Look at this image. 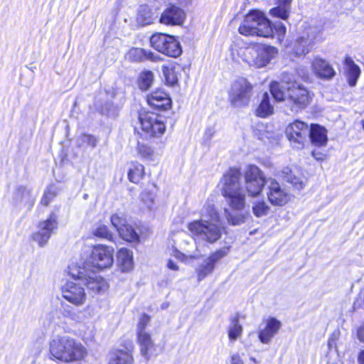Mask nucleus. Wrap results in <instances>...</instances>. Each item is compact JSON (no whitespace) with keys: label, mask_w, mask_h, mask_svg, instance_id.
Segmentation results:
<instances>
[{"label":"nucleus","mask_w":364,"mask_h":364,"mask_svg":"<svg viewBox=\"0 0 364 364\" xmlns=\"http://www.w3.org/2000/svg\"><path fill=\"white\" fill-rule=\"evenodd\" d=\"M245 186L241 183V173L237 168H230L221 179V193L229 206L236 211H242L246 205L245 193L250 197L259 196L267 180L263 171L255 165H249L244 171ZM225 216L229 224L240 225L244 223L248 214L231 212L225 209Z\"/></svg>","instance_id":"nucleus-1"},{"label":"nucleus","mask_w":364,"mask_h":364,"mask_svg":"<svg viewBox=\"0 0 364 364\" xmlns=\"http://www.w3.org/2000/svg\"><path fill=\"white\" fill-rule=\"evenodd\" d=\"M200 218L190 222L187 229L190 236L197 243L215 244L224 231L220 225V216L213 204L207 203L200 212Z\"/></svg>","instance_id":"nucleus-2"},{"label":"nucleus","mask_w":364,"mask_h":364,"mask_svg":"<svg viewBox=\"0 0 364 364\" xmlns=\"http://www.w3.org/2000/svg\"><path fill=\"white\" fill-rule=\"evenodd\" d=\"M50 358L64 363H70L83 360L87 355L86 348L76 339L57 335L49 343Z\"/></svg>","instance_id":"nucleus-3"},{"label":"nucleus","mask_w":364,"mask_h":364,"mask_svg":"<svg viewBox=\"0 0 364 364\" xmlns=\"http://www.w3.org/2000/svg\"><path fill=\"white\" fill-rule=\"evenodd\" d=\"M238 31L243 36H258L269 38L273 35L270 21L259 11L249 12L238 28Z\"/></svg>","instance_id":"nucleus-4"},{"label":"nucleus","mask_w":364,"mask_h":364,"mask_svg":"<svg viewBox=\"0 0 364 364\" xmlns=\"http://www.w3.org/2000/svg\"><path fill=\"white\" fill-rule=\"evenodd\" d=\"M278 53L277 49L266 44H255L242 50L240 57L250 67L261 68L267 66Z\"/></svg>","instance_id":"nucleus-5"},{"label":"nucleus","mask_w":364,"mask_h":364,"mask_svg":"<svg viewBox=\"0 0 364 364\" xmlns=\"http://www.w3.org/2000/svg\"><path fill=\"white\" fill-rule=\"evenodd\" d=\"M69 273L73 278L81 280L94 294L104 292L107 289L106 281L97 275L96 271L87 269L86 267L73 265L70 267Z\"/></svg>","instance_id":"nucleus-6"},{"label":"nucleus","mask_w":364,"mask_h":364,"mask_svg":"<svg viewBox=\"0 0 364 364\" xmlns=\"http://www.w3.org/2000/svg\"><path fill=\"white\" fill-rule=\"evenodd\" d=\"M282 82L286 84L287 100L291 105L293 111L304 109L309 103V92L304 86L292 80L288 75H284Z\"/></svg>","instance_id":"nucleus-7"},{"label":"nucleus","mask_w":364,"mask_h":364,"mask_svg":"<svg viewBox=\"0 0 364 364\" xmlns=\"http://www.w3.org/2000/svg\"><path fill=\"white\" fill-rule=\"evenodd\" d=\"M113 254V247L103 245H96L82 267L95 271L110 268L114 262Z\"/></svg>","instance_id":"nucleus-8"},{"label":"nucleus","mask_w":364,"mask_h":364,"mask_svg":"<svg viewBox=\"0 0 364 364\" xmlns=\"http://www.w3.org/2000/svg\"><path fill=\"white\" fill-rule=\"evenodd\" d=\"M252 85L243 77L237 79L232 85L229 93V100L235 107L248 105L252 95Z\"/></svg>","instance_id":"nucleus-9"},{"label":"nucleus","mask_w":364,"mask_h":364,"mask_svg":"<svg viewBox=\"0 0 364 364\" xmlns=\"http://www.w3.org/2000/svg\"><path fill=\"white\" fill-rule=\"evenodd\" d=\"M150 43L156 50L168 56L177 58L182 53L179 42L173 36L155 33L151 37Z\"/></svg>","instance_id":"nucleus-10"},{"label":"nucleus","mask_w":364,"mask_h":364,"mask_svg":"<svg viewBox=\"0 0 364 364\" xmlns=\"http://www.w3.org/2000/svg\"><path fill=\"white\" fill-rule=\"evenodd\" d=\"M139 120L144 132L152 136L159 137L166 130L164 118L154 112H144L139 114Z\"/></svg>","instance_id":"nucleus-11"},{"label":"nucleus","mask_w":364,"mask_h":364,"mask_svg":"<svg viewBox=\"0 0 364 364\" xmlns=\"http://www.w3.org/2000/svg\"><path fill=\"white\" fill-rule=\"evenodd\" d=\"M58 216L51 213L46 220L40 221L38 230L32 235L33 240L41 247L46 245L52 234L58 228Z\"/></svg>","instance_id":"nucleus-12"},{"label":"nucleus","mask_w":364,"mask_h":364,"mask_svg":"<svg viewBox=\"0 0 364 364\" xmlns=\"http://www.w3.org/2000/svg\"><path fill=\"white\" fill-rule=\"evenodd\" d=\"M286 134L294 147L301 149L309 134V126L301 121L296 120L287 127Z\"/></svg>","instance_id":"nucleus-13"},{"label":"nucleus","mask_w":364,"mask_h":364,"mask_svg":"<svg viewBox=\"0 0 364 364\" xmlns=\"http://www.w3.org/2000/svg\"><path fill=\"white\" fill-rule=\"evenodd\" d=\"M229 252V247H223L211 253L196 269L198 280L202 281L215 269V264Z\"/></svg>","instance_id":"nucleus-14"},{"label":"nucleus","mask_w":364,"mask_h":364,"mask_svg":"<svg viewBox=\"0 0 364 364\" xmlns=\"http://www.w3.org/2000/svg\"><path fill=\"white\" fill-rule=\"evenodd\" d=\"M61 294L66 301L77 306L83 305L86 301L85 289L77 282L65 283L61 287Z\"/></svg>","instance_id":"nucleus-15"},{"label":"nucleus","mask_w":364,"mask_h":364,"mask_svg":"<svg viewBox=\"0 0 364 364\" xmlns=\"http://www.w3.org/2000/svg\"><path fill=\"white\" fill-rule=\"evenodd\" d=\"M267 196L269 203L274 206H282L290 198L288 191L282 188L280 184L274 178L267 180Z\"/></svg>","instance_id":"nucleus-16"},{"label":"nucleus","mask_w":364,"mask_h":364,"mask_svg":"<svg viewBox=\"0 0 364 364\" xmlns=\"http://www.w3.org/2000/svg\"><path fill=\"white\" fill-rule=\"evenodd\" d=\"M282 323L276 318L270 317L264 321V326L258 331V338L262 343L269 344L277 334Z\"/></svg>","instance_id":"nucleus-17"},{"label":"nucleus","mask_w":364,"mask_h":364,"mask_svg":"<svg viewBox=\"0 0 364 364\" xmlns=\"http://www.w3.org/2000/svg\"><path fill=\"white\" fill-rule=\"evenodd\" d=\"M186 18L184 11L174 4H170L161 14L159 22L168 26L181 25Z\"/></svg>","instance_id":"nucleus-18"},{"label":"nucleus","mask_w":364,"mask_h":364,"mask_svg":"<svg viewBox=\"0 0 364 364\" xmlns=\"http://www.w3.org/2000/svg\"><path fill=\"white\" fill-rule=\"evenodd\" d=\"M148 104L159 110H166L171 107V100L163 90H156L147 95Z\"/></svg>","instance_id":"nucleus-19"},{"label":"nucleus","mask_w":364,"mask_h":364,"mask_svg":"<svg viewBox=\"0 0 364 364\" xmlns=\"http://www.w3.org/2000/svg\"><path fill=\"white\" fill-rule=\"evenodd\" d=\"M311 68L318 77L323 79H331L335 75L332 66L324 59L316 57L312 63Z\"/></svg>","instance_id":"nucleus-20"},{"label":"nucleus","mask_w":364,"mask_h":364,"mask_svg":"<svg viewBox=\"0 0 364 364\" xmlns=\"http://www.w3.org/2000/svg\"><path fill=\"white\" fill-rule=\"evenodd\" d=\"M36 196L32 190L27 187L20 186L15 193L14 201L16 204L23 205L31 210L36 201Z\"/></svg>","instance_id":"nucleus-21"},{"label":"nucleus","mask_w":364,"mask_h":364,"mask_svg":"<svg viewBox=\"0 0 364 364\" xmlns=\"http://www.w3.org/2000/svg\"><path fill=\"white\" fill-rule=\"evenodd\" d=\"M321 33V28L312 21H304L299 26L297 36L304 37L306 41L316 43Z\"/></svg>","instance_id":"nucleus-22"},{"label":"nucleus","mask_w":364,"mask_h":364,"mask_svg":"<svg viewBox=\"0 0 364 364\" xmlns=\"http://www.w3.org/2000/svg\"><path fill=\"white\" fill-rule=\"evenodd\" d=\"M311 143L317 146H326L328 141L327 130L325 127L313 124L309 128V134Z\"/></svg>","instance_id":"nucleus-23"},{"label":"nucleus","mask_w":364,"mask_h":364,"mask_svg":"<svg viewBox=\"0 0 364 364\" xmlns=\"http://www.w3.org/2000/svg\"><path fill=\"white\" fill-rule=\"evenodd\" d=\"M315 43L306 41L304 37L296 36L290 47L292 53L296 56H304L310 53L314 48Z\"/></svg>","instance_id":"nucleus-24"},{"label":"nucleus","mask_w":364,"mask_h":364,"mask_svg":"<svg viewBox=\"0 0 364 364\" xmlns=\"http://www.w3.org/2000/svg\"><path fill=\"white\" fill-rule=\"evenodd\" d=\"M117 262L122 272L131 271L134 267L132 252L126 248H121L117 254Z\"/></svg>","instance_id":"nucleus-25"},{"label":"nucleus","mask_w":364,"mask_h":364,"mask_svg":"<svg viewBox=\"0 0 364 364\" xmlns=\"http://www.w3.org/2000/svg\"><path fill=\"white\" fill-rule=\"evenodd\" d=\"M345 74L350 86L354 87L360 75V69L349 57L344 60Z\"/></svg>","instance_id":"nucleus-26"},{"label":"nucleus","mask_w":364,"mask_h":364,"mask_svg":"<svg viewBox=\"0 0 364 364\" xmlns=\"http://www.w3.org/2000/svg\"><path fill=\"white\" fill-rule=\"evenodd\" d=\"M127 56L129 60L136 62L146 60H156V56L153 53L141 48H133L130 49Z\"/></svg>","instance_id":"nucleus-27"},{"label":"nucleus","mask_w":364,"mask_h":364,"mask_svg":"<svg viewBox=\"0 0 364 364\" xmlns=\"http://www.w3.org/2000/svg\"><path fill=\"white\" fill-rule=\"evenodd\" d=\"M154 13L146 4L141 5L138 9L136 21L140 26L149 25L153 22Z\"/></svg>","instance_id":"nucleus-28"},{"label":"nucleus","mask_w":364,"mask_h":364,"mask_svg":"<svg viewBox=\"0 0 364 364\" xmlns=\"http://www.w3.org/2000/svg\"><path fill=\"white\" fill-rule=\"evenodd\" d=\"M274 113V107L270 104L269 95L265 92L263 94L262 101L255 111L257 116L262 118H266Z\"/></svg>","instance_id":"nucleus-29"},{"label":"nucleus","mask_w":364,"mask_h":364,"mask_svg":"<svg viewBox=\"0 0 364 364\" xmlns=\"http://www.w3.org/2000/svg\"><path fill=\"white\" fill-rule=\"evenodd\" d=\"M281 177L287 182L292 184L295 188L301 190L305 186V183L300 177L292 173L291 170L289 167L284 168L280 173Z\"/></svg>","instance_id":"nucleus-30"},{"label":"nucleus","mask_w":364,"mask_h":364,"mask_svg":"<svg viewBox=\"0 0 364 364\" xmlns=\"http://www.w3.org/2000/svg\"><path fill=\"white\" fill-rule=\"evenodd\" d=\"M137 338L141 355L147 357L149 350L154 346L150 334L146 331L139 332L137 333Z\"/></svg>","instance_id":"nucleus-31"},{"label":"nucleus","mask_w":364,"mask_h":364,"mask_svg":"<svg viewBox=\"0 0 364 364\" xmlns=\"http://www.w3.org/2000/svg\"><path fill=\"white\" fill-rule=\"evenodd\" d=\"M282 86L277 82H273L270 85V92L274 100L277 102L287 100L286 84Z\"/></svg>","instance_id":"nucleus-32"},{"label":"nucleus","mask_w":364,"mask_h":364,"mask_svg":"<svg viewBox=\"0 0 364 364\" xmlns=\"http://www.w3.org/2000/svg\"><path fill=\"white\" fill-rule=\"evenodd\" d=\"M144 175V166L138 163H132L128 173V177L131 182L138 183Z\"/></svg>","instance_id":"nucleus-33"},{"label":"nucleus","mask_w":364,"mask_h":364,"mask_svg":"<svg viewBox=\"0 0 364 364\" xmlns=\"http://www.w3.org/2000/svg\"><path fill=\"white\" fill-rule=\"evenodd\" d=\"M113 363L117 364H132L133 358L131 353L126 350H117L110 360Z\"/></svg>","instance_id":"nucleus-34"},{"label":"nucleus","mask_w":364,"mask_h":364,"mask_svg":"<svg viewBox=\"0 0 364 364\" xmlns=\"http://www.w3.org/2000/svg\"><path fill=\"white\" fill-rule=\"evenodd\" d=\"M242 326L239 323V318L237 316L234 317L231 323L228 328V337L232 341L237 339L242 333Z\"/></svg>","instance_id":"nucleus-35"},{"label":"nucleus","mask_w":364,"mask_h":364,"mask_svg":"<svg viewBox=\"0 0 364 364\" xmlns=\"http://www.w3.org/2000/svg\"><path fill=\"white\" fill-rule=\"evenodd\" d=\"M110 221L112 227L117 230L119 235H124L122 228L127 224L122 213H115L111 215Z\"/></svg>","instance_id":"nucleus-36"},{"label":"nucleus","mask_w":364,"mask_h":364,"mask_svg":"<svg viewBox=\"0 0 364 364\" xmlns=\"http://www.w3.org/2000/svg\"><path fill=\"white\" fill-rule=\"evenodd\" d=\"M162 73L166 84L173 86L178 82V77L173 68L171 65H163Z\"/></svg>","instance_id":"nucleus-37"},{"label":"nucleus","mask_w":364,"mask_h":364,"mask_svg":"<svg viewBox=\"0 0 364 364\" xmlns=\"http://www.w3.org/2000/svg\"><path fill=\"white\" fill-rule=\"evenodd\" d=\"M124 235L119 236L124 240L130 242H138L139 241V235L135 229L128 223L122 228Z\"/></svg>","instance_id":"nucleus-38"},{"label":"nucleus","mask_w":364,"mask_h":364,"mask_svg":"<svg viewBox=\"0 0 364 364\" xmlns=\"http://www.w3.org/2000/svg\"><path fill=\"white\" fill-rule=\"evenodd\" d=\"M269 210V205L263 200L254 203L252 205V212L257 218L267 215Z\"/></svg>","instance_id":"nucleus-39"},{"label":"nucleus","mask_w":364,"mask_h":364,"mask_svg":"<svg viewBox=\"0 0 364 364\" xmlns=\"http://www.w3.org/2000/svg\"><path fill=\"white\" fill-rule=\"evenodd\" d=\"M154 80V74L151 71L144 72L141 74L139 81V88L142 90H148Z\"/></svg>","instance_id":"nucleus-40"},{"label":"nucleus","mask_w":364,"mask_h":364,"mask_svg":"<svg viewBox=\"0 0 364 364\" xmlns=\"http://www.w3.org/2000/svg\"><path fill=\"white\" fill-rule=\"evenodd\" d=\"M93 235L97 237L105 239L112 241L113 235L111 231L108 229L107 226L101 224L99 225L94 230Z\"/></svg>","instance_id":"nucleus-41"},{"label":"nucleus","mask_w":364,"mask_h":364,"mask_svg":"<svg viewBox=\"0 0 364 364\" xmlns=\"http://www.w3.org/2000/svg\"><path fill=\"white\" fill-rule=\"evenodd\" d=\"M137 151L141 157L148 160H154V151L151 146L138 143Z\"/></svg>","instance_id":"nucleus-42"},{"label":"nucleus","mask_w":364,"mask_h":364,"mask_svg":"<svg viewBox=\"0 0 364 364\" xmlns=\"http://www.w3.org/2000/svg\"><path fill=\"white\" fill-rule=\"evenodd\" d=\"M58 188L55 186H50L43 194L41 203L43 205L47 206L50 202L57 196Z\"/></svg>","instance_id":"nucleus-43"},{"label":"nucleus","mask_w":364,"mask_h":364,"mask_svg":"<svg viewBox=\"0 0 364 364\" xmlns=\"http://www.w3.org/2000/svg\"><path fill=\"white\" fill-rule=\"evenodd\" d=\"M290 9H289L288 7L278 5L277 7L270 10V14L273 16L286 20L289 17Z\"/></svg>","instance_id":"nucleus-44"},{"label":"nucleus","mask_w":364,"mask_h":364,"mask_svg":"<svg viewBox=\"0 0 364 364\" xmlns=\"http://www.w3.org/2000/svg\"><path fill=\"white\" fill-rule=\"evenodd\" d=\"M272 29H273V34H277V38L281 40L284 36H285V33H286V27L284 25V23H282V22L280 21H278V22H276L274 23V25L272 26ZM274 35H272V37H273Z\"/></svg>","instance_id":"nucleus-45"},{"label":"nucleus","mask_w":364,"mask_h":364,"mask_svg":"<svg viewBox=\"0 0 364 364\" xmlns=\"http://www.w3.org/2000/svg\"><path fill=\"white\" fill-rule=\"evenodd\" d=\"M150 320H151V318L147 314H144L141 315V316L139 318L138 325H137L136 332L139 333V332L146 331L145 328H146L147 324L149 323Z\"/></svg>","instance_id":"nucleus-46"},{"label":"nucleus","mask_w":364,"mask_h":364,"mask_svg":"<svg viewBox=\"0 0 364 364\" xmlns=\"http://www.w3.org/2000/svg\"><path fill=\"white\" fill-rule=\"evenodd\" d=\"M80 139L82 143L87 144L92 148H95L98 142V139L95 136L90 134H82Z\"/></svg>","instance_id":"nucleus-47"},{"label":"nucleus","mask_w":364,"mask_h":364,"mask_svg":"<svg viewBox=\"0 0 364 364\" xmlns=\"http://www.w3.org/2000/svg\"><path fill=\"white\" fill-rule=\"evenodd\" d=\"M141 198L145 203L148 208H151L154 203V197L152 194L148 192L141 193Z\"/></svg>","instance_id":"nucleus-48"},{"label":"nucleus","mask_w":364,"mask_h":364,"mask_svg":"<svg viewBox=\"0 0 364 364\" xmlns=\"http://www.w3.org/2000/svg\"><path fill=\"white\" fill-rule=\"evenodd\" d=\"M215 134V129L213 127H208L205 129L204 132V140L205 142H208L211 140L212 137Z\"/></svg>","instance_id":"nucleus-49"},{"label":"nucleus","mask_w":364,"mask_h":364,"mask_svg":"<svg viewBox=\"0 0 364 364\" xmlns=\"http://www.w3.org/2000/svg\"><path fill=\"white\" fill-rule=\"evenodd\" d=\"M175 257L183 261V262H186L188 259H196V256H193V255H185L182 252H180L178 251H176V254H175Z\"/></svg>","instance_id":"nucleus-50"},{"label":"nucleus","mask_w":364,"mask_h":364,"mask_svg":"<svg viewBox=\"0 0 364 364\" xmlns=\"http://www.w3.org/2000/svg\"><path fill=\"white\" fill-rule=\"evenodd\" d=\"M230 364H245L239 354L235 353L231 355Z\"/></svg>","instance_id":"nucleus-51"},{"label":"nucleus","mask_w":364,"mask_h":364,"mask_svg":"<svg viewBox=\"0 0 364 364\" xmlns=\"http://www.w3.org/2000/svg\"><path fill=\"white\" fill-rule=\"evenodd\" d=\"M166 267L168 269L173 271H178L179 269L177 264L172 259H168L166 263Z\"/></svg>","instance_id":"nucleus-52"},{"label":"nucleus","mask_w":364,"mask_h":364,"mask_svg":"<svg viewBox=\"0 0 364 364\" xmlns=\"http://www.w3.org/2000/svg\"><path fill=\"white\" fill-rule=\"evenodd\" d=\"M311 155L314 159L318 161H322L325 159V155L321 152L312 151Z\"/></svg>","instance_id":"nucleus-53"},{"label":"nucleus","mask_w":364,"mask_h":364,"mask_svg":"<svg viewBox=\"0 0 364 364\" xmlns=\"http://www.w3.org/2000/svg\"><path fill=\"white\" fill-rule=\"evenodd\" d=\"M292 0H277V4L279 6H284L291 9V4Z\"/></svg>","instance_id":"nucleus-54"},{"label":"nucleus","mask_w":364,"mask_h":364,"mask_svg":"<svg viewBox=\"0 0 364 364\" xmlns=\"http://www.w3.org/2000/svg\"><path fill=\"white\" fill-rule=\"evenodd\" d=\"M358 337L360 341L364 342V324L358 330Z\"/></svg>","instance_id":"nucleus-55"},{"label":"nucleus","mask_w":364,"mask_h":364,"mask_svg":"<svg viewBox=\"0 0 364 364\" xmlns=\"http://www.w3.org/2000/svg\"><path fill=\"white\" fill-rule=\"evenodd\" d=\"M176 3L182 6H186L191 4L192 0H175Z\"/></svg>","instance_id":"nucleus-56"},{"label":"nucleus","mask_w":364,"mask_h":364,"mask_svg":"<svg viewBox=\"0 0 364 364\" xmlns=\"http://www.w3.org/2000/svg\"><path fill=\"white\" fill-rule=\"evenodd\" d=\"M358 363L359 364H364V350L358 355Z\"/></svg>","instance_id":"nucleus-57"},{"label":"nucleus","mask_w":364,"mask_h":364,"mask_svg":"<svg viewBox=\"0 0 364 364\" xmlns=\"http://www.w3.org/2000/svg\"><path fill=\"white\" fill-rule=\"evenodd\" d=\"M363 129H364V122H363Z\"/></svg>","instance_id":"nucleus-58"}]
</instances>
